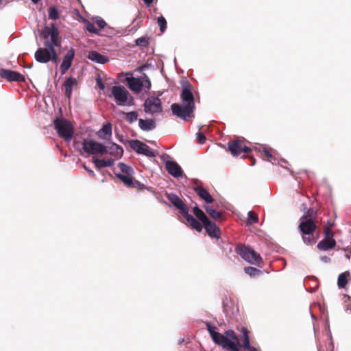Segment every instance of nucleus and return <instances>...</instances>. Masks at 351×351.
<instances>
[{"instance_id": "412c9836", "label": "nucleus", "mask_w": 351, "mask_h": 351, "mask_svg": "<svg viewBox=\"0 0 351 351\" xmlns=\"http://www.w3.org/2000/svg\"><path fill=\"white\" fill-rule=\"evenodd\" d=\"M195 192L198 196L204 200L207 204H211L214 202V199L208 192V191L202 186H197L194 188Z\"/></svg>"}, {"instance_id": "393cba45", "label": "nucleus", "mask_w": 351, "mask_h": 351, "mask_svg": "<svg viewBox=\"0 0 351 351\" xmlns=\"http://www.w3.org/2000/svg\"><path fill=\"white\" fill-rule=\"evenodd\" d=\"M348 279H351L350 273L348 271L341 273L338 277V287L339 288H344L348 284Z\"/></svg>"}, {"instance_id": "5fc2aeb1", "label": "nucleus", "mask_w": 351, "mask_h": 351, "mask_svg": "<svg viewBox=\"0 0 351 351\" xmlns=\"http://www.w3.org/2000/svg\"><path fill=\"white\" fill-rule=\"evenodd\" d=\"M346 258H347L348 259H350V255H349V254H346Z\"/></svg>"}, {"instance_id": "6ab92c4d", "label": "nucleus", "mask_w": 351, "mask_h": 351, "mask_svg": "<svg viewBox=\"0 0 351 351\" xmlns=\"http://www.w3.org/2000/svg\"><path fill=\"white\" fill-rule=\"evenodd\" d=\"M126 81L128 84L129 88L137 93L141 92L143 87V82L140 78L134 77H127Z\"/></svg>"}, {"instance_id": "473e14b6", "label": "nucleus", "mask_w": 351, "mask_h": 351, "mask_svg": "<svg viewBox=\"0 0 351 351\" xmlns=\"http://www.w3.org/2000/svg\"><path fill=\"white\" fill-rule=\"evenodd\" d=\"M118 167L121 171L120 173H123L125 175H133L134 174V169L130 166H128L123 162H119L118 165Z\"/></svg>"}, {"instance_id": "79ce46f5", "label": "nucleus", "mask_w": 351, "mask_h": 351, "mask_svg": "<svg viewBox=\"0 0 351 351\" xmlns=\"http://www.w3.org/2000/svg\"><path fill=\"white\" fill-rule=\"evenodd\" d=\"M263 156L268 161L272 158L273 156L268 149L264 148L263 149Z\"/></svg>"}, {"instance_id": "4c0bfd02", "label": "nucleus", "mask_w": 351, "mask_h": 351, "mask_svg": "<svg viewBox=\"0 0 351 351\" xmlns=\"http://www.w3.org/2000/svg\"><path fill=\"white\" fill-rule=\"evenodd\" d=\"M136 44L141 47H147L149 44L148 40L145 37H141L136 40Z\"/></svg>"}, {"instance_id": "1a4fd4ad", "label": "nucleus", "mask_w": 351, "mask_h": 351, "mask_svg": "<svg viewBox=\"0 0 351 351\" xmlns=\"http://www.w3.org/2000/svg\"><path fill=\"white\" fill-rule=\"evenodd\" d=\"M115 175L128 188L136 189L138 191L147 189L144 184L136 180L133 178V175H125L123 173H115Z\"/></svg>"}, {"instance_id": "3c124183", "label": "nucleus", "mask_w": 351, "mask_h": 351, "mask_svg": "<svg viewBox=\"0 0 351 351\" xmlns=\"http://www.w3.org/2000/svg\"><path fill=\"white\" fill-rule=\"evenodd\" d=\"M245 350H247V351H258V350L256 348L252 347V346H250V348H246Z\"/></svg>"}, {"instance_id": "f03ea898", "label": "nucleus", "mask_w": 351, "mask_h": 351, "mask_svg": "<svg viewBox=\"0 0 351 351\" xmlns=\"http://www.w3.org/2000/svg\"><path fill=\"white\" fill-rule=\"evenodd\" d=\"M180 99L182 104L174 103L171 106L173 114L184 121L194 118L195 98L192 93V85L188 81L182 83Z\"/></svg>"}, {"instance_id": "f3484780", "label": "nucleus", "mask_w": 351, "mask_h": 351, "mask_svg": "<svg viewBox=\"0 0 351 351\" xmlns=\"http://www.w3.org/2000/svg\"><path fill=\"white\" fill-rule=\"evenodd\" d=\"M106 154H109L110 156L116 158H120L123 154V148L114 143H110L108 145H105Z\"/></svg>"}, {"instance_id": "a18cd8bd", "label": "nucleus", "mask_w": 351, "mask_h": 351, "mask_svg": "<svg viewBox=\"0 0 351 351\" xmlns=\"http://www.w3.org/2000/svg\"><path fill=\"white\" fill-rule=\"evenodd\" d=\"M95 23L99 29H103L106 25L105 21L101 18L97 19Z\"/></svg>"}, {"instance_id": "09e8293b", "label": "nucleus", "mask_w": 351, "mask_h": 351, "mask_svg": "<svg viewBox=\"0 0 351 351\" xmlns=\"http://www.w3.org/2000/svg\"><path fill=\"white\" fill-rule=\"evenodd\" d=\"M84 168L89 173L90 176H91L93 178L95 177V174L93 170L89 169L86 165H84Z\"/></svg>"}, {"instance_id": "9d476101", "label": "nucleus", "mask_w": 351, "mask_h": 351, "mask_svg": "<svg viewBox=\"0 0 351 351\" xmlns=\"http://www.w3.org/2000/svg\"><path fill=\"white\" fill-rule=\"evenodd\" d=\"M129 144L130 147L138 154H143L150 158L155 157L156 156L147 145L139 140H131Z\"/></svg>"}, {"instance_id": "72a5a7b5", "label": "nucleus", "mask_w": 351, "mask_h": 351, "mask_svg": "<svg viewBox=\"0 0 351 351\" xmlns=\"http://www.w3.org/2000/svg\"><path fill=\"white\" fill-rule=\"evenodd\" d=\"M258 221V217L257 214L254 211H249L247 213V220L246 223L247 225H251L253 223H256Z\"/></svg>"}, {"instance_id": "ddd939ff", "label": "nucleus", "mask_w": 351, "mask_h": 351, "mask_svg": "<svg viewBox=\"0 0 351 351\" xmlns=\"http://www.w3.org/2000/svg\"><path fill=\"white\" fill-rule=\"evenodd\" d=\"M0 77L7 80L8 82H24L25 77L21 73L9 69H0Z\"/></svg>"}, {"instance_id": "c03bdc74", "label": "nucleus", "mask_w": 351, "mask_h": 351, "mask_svg": "<svg viewBox=\"0 0 351 351\" xmlns=\"http://www.w3.org/2000/svg\"><path fill=\"white\" fill-rule=\"evenodd\" d=\"M197 135V140L198 143L204 144L206 141V137L204 134L202 132H198Z\"/></svg>"}, {"instance_id": "58836bf2", "label": "nucleus", "mask_w": 351, "mask_h": 351, "mask_svg": "<svg viewBox=\"0 0 351 351\" xmlns=\"http://www.w3.org/2000/svg\"><path fill=\"white\" fill-rule=\"evenodd\" d=\"M142 80L143 82V87H145L146 89L149 90L151 88V82L149 78L147 77L146 74H143Z\"/></svg>"}, {"instance_id": "0eeeda50", "label": "nucleus", "mask_w": 351, "mask_h": 351, "mask_svg": "<svg viewBox=\"0 0 351 351\" xmlns=\"http://www.w3.org/2000/svg\"><path fill=\"white\" fill-rule=\"evenodd\" d=\"M54 127L58 135L66 141H70L74 134L73 125L70 121L62 118H56L54 121Z\"/></svg>"}, {"instance_id": "4468645a", "label": "nucleus", "mask_w": 351, "mask_h": 351, "mask_svg": "<svg viewBox=\"0 0 351 351\" xmlns=\"http://www.w3.org/2000/svg\"><path fill=\"white\" fill-rule=\"evenodd\" d=\"M165 168L168 173L175 178H180L183 175L181 167L176 161H166Z\"/></svg>"}, {"instance_id": "423d86ee", "label": "nucleus", "mask_w": 351, "mask_h": 351, "mask_svg": "<svg viewBox=\"0 0 351 351\" xmlns=\"http://www.w3.org/2000/svg\"><path fill=\"white\" fill-rule=\"evenodd\" d=\"M235 252L240 255L243 259L250 264L261 266L263 263L261 255L256 252L252 248L245 245L238 244L236 246Z\"/></svg>"}, {"instance_id": "2eb2a0df", "label": "nucleus", "mask_w": 351, "mask_h": 351, "mask_svg": "<svg viewBox=\"0 0 351 351\" xmlns=\"http://www.w3.org/2000/svg\"><path fill=\"white\" fill-rule=\"evenodd\" d=\"M75 56V50L70 49L63 58L62 62L60 65L61 73L64 74L71 66L72 61Z\"/></svg>"}, {"instance_id": "4be33fe9", "label": "nucleus", "mask_w": 351, "mask_h": 351, "mask_svg": "<svg viewBox=\"0 0 351 351\" xmlns=\"http://www.w3.org/2000/svg\"><path fill=\"white\" fill-rule=\"evenodd\" d=\"M77 85V80L73 77H69L63 84L64 93L67 98L70 99L72 95V88Z\"/></svg>"}, {"instance_id": "2f4dec72", "label": "nucleus", "mask_w": 351, "mask_h": 351, "mask_svg": "<svg viewBox=\"0 0 351 351\" xmlns=\"http://www.w3.org/2000/svg\"><path fill=\"white\" fill-rule=\"evenodd\" d=\"M56 28L54 23H51L50 26H46L42 31L41 36L44 38H48L51 36V34L53 33V30Z\"/></svg>"}, {"instance_id": "cd10ccee", "label": "nucleus", "mask_w": 351, "mask_h": 351, "mask_svg": "<svg viewBox=\"0 0 351 351\" xmlns=\"http://www.w3.org/2000/svg\"><path fill=\"white\" fill-rule=\"evenodd\" d=\"M112 135V125L110 123L104 124L99 132V136L102 138H106L107 136Z\"/></svg>"}, {"instance_id": "a878e982", "label": "nucleus", "mask_w": 351, "mask_h": 351, "mask_svg": "<svg viewBox=\"0 0 351 351\" xmlns=\"http://www.w3.org/2000/svg\"><path fill=\"white\" fill-rule=\"evenodd\" d=\"M206 213L215 220L222 221L223 219V213L216 210L211 206H205Z\"/></svg>"}, {"instance_id": "864d4df0", "label": "nucleus", "mask_w": 351, "mask_h": 351, "mask_svg": "<svg viewBox=\"0 0 351 351\" xmlns=\"http://www.w3.org/2000/svg\"><path fill=\"white\" fill-rule=\"evenodd\" d=\"M34 3H37L40 0H31Z\"/></svg>"}, {"instance_id": "37998d69", "label": "nucleus", "mask_w": 351, "mask_h": 351, "mask_svg": "<svg viewBox=\"0 0 351 351\" xmlns=\"http://www.w3.org/2000/svg\"><path fill=\"white\" fill-rule=\"evenodd\" d=\"M324 235H325V239H334L332 237H333V232L332 231L330 230V228H326L324 230Z\"/></svg>"}, {"instance_id": "f8f14e48", "label": "nucleus", "mask_w": 351, "mask_h": 351, "mask_svg": "<svg viewBox=\"0 0 351 351\" xmlns=\"http://www.w3.org/2000/svg\"><path fill=\"white\" fill-rule=\"evenodd\" d=\"M145 111L151 114L162 112L161 101L158 97L147 98L144 104Z\"/></svg>"}, {"instance_id": "9b49d317", "label": "nucleus", "mask_w": 351, "mask_h": 351, "mask_svg": "<svg viewBox=\"0 0 351 351\" xmlns=\"http://www.w3.org/2000/svg\"><path fill=\"white\" fill-rule=\"evenodd\" d=\"M228 147L231 154L234 156H239L241 153H249L251 149L247 147L242 140H233L228 143Z\"/></svg>"}, {"instance_id": "f704fd0d", "label": "nucleus", "mask_w": 351, "mask_h": 351, "mask_svg": "<svg viewBox=\"0 0 351 351\" xmlns=\"http://www.w3.org/2000/svg\"><path fill=\"white\" fill-rule=\"evenodd\" d=\"M49 19L52 20H57L60 18V14L56 7H50L48 10Z\"/></svg>"}, {"instance_id": "dca6fc26", "label": "nucleus", "mask_w": 351, "mask_h": 351, "mask_svg": "<svg viewBox=\"0 0 351 351\" xmlns=\"http://www.w3.org/2000/svg\"><path fill=\"white\" fill-rule=\"evenodd\" d=\"M49 47L39 48L34 54L35 59L40 63H47L51 60Z\"/></svg>"}, {"instance_id": "8fccbe9b", "label": "nucleus", "mask_w": 351, "mask_h": 351, "mask_svg": "<svg viewBox=\"0 0 351 351\" xmlns=\"http://www.w3.org/2000/svg\"><path fill=\"white\" fill-rule=\"evenodd\" d=\"M143 1L147 6H149L154 1V0H143Z\"/></svg>"}, {"instance_id": "b1692460", "label": "nucleus", "mask_w": 351, "mask_h": 351, "mask_svg": "<svg viewBox=\"0 0 351 351\" xmlns=\"http://www.w3.org/2000/svg\"><path fill=\"white\" fill-rule=\"evenodd\" d=\"M138 125L140 128L145 131L152 130L156 128V123L152 119L138 120Z\"/></svg>"}, {"instance_id": "39448f33", "label": "nucleus", "mask_w": 351, "mask_h": 351, "mask_svg": "<svg viewBox=\"0 0 351 351\" xmlns=\"http://www.w3.org/2000/svg\"><path fill=\"white\" fill-rule=\"evenodd\" d=\"M109 97H113L118 106H133L134 99L128 90L123 86H114L111 88V94Z\"/></svg>"}, {"instance_id": "a19ab883", "label": "nucleus", "mask_w": 351, "mask_h": 351, "mask_svg": "<svg viewBox=\"0 0 351 351\" xmlns=\"http://www.w3.org/2000/svg\"><path fill=\"white\" fill-rule=\"evenodd\" d=\"M86 29L89 32L95 33V34L98 33V29L96 28L95 25L92 23H88L86 24Z\"/></svg>"}, {"instance_id": "49530a36", "label": "nucleus", "mask_w": 351, "mask_h": 351, "mask_svg": "<svg viewBox=\"0 0 351 351\" xmlns=\"http://www.w3.org/2000/svg\"><path fill=\"white\" fill-rule=\"evenodd\" d=\"M96 83L99 89L104 90L105 88V85L100 77L96 79Z\"/></svg>"}, {"instance_id": "e433bc0d", "label": "nucleus", "mask_w": 351, "mask_h": 351, "mask_svg": "<svg viewBox=\"0 0 351 351\" xmlns=\"http://www.w3.org/2000/svg\"><path fill=\"white\" fill-rule=\"evenodd\" d=\"M158 24L160 26L161 32H164L167 29V21L163 16H160L157 20Z\"/></svg>"}, {"instance_id": "f257e3e1", "label": "nucleus", "mask_w": 351, "mask_h": 351, "mask_svg": "<svg viewBox=\"0 0 351 351\" xmlns=\"http://www.w3.org/2000/svg\"><path fill=\"white\" fill-rule=\"evenodd\" d=\"M206 328L213 339L217 345L221 346L223 349L228 351H240V348L244 350L250 348V341L249 331L246 328H242L243 344L241 345L238 337L232 330H226L224 335L216 331L217 328L211 325L210 322H206Z\"/></svg>"}, {"instance_id": "c85d7f7f", "label": "nucleus", "mask_w": 351, "mask_h": 351, "mask_svg": "<svg viewBox=\"0 0 351 351\" xmlns=\"http://www.w3.org/2000/svg\"><path fill=\"white\" fill-rule=\"evenodd\" d=\"M50 38L51 40L49 42L53 45V47L60 46L61 38L59 37V30L57 27L53 30V33L51 34Z\"/></svg>"}, {"instance_id": "20e7f679", "label": "nucleus", "mask_w": 351, "mask_h": 351, "mask_svg": "<svg viewBox=\"0 0 351 351\" xmlns=\"http://www.w3.org/2000/svg\"><path fill=\"white\" fill-rule=\"evenodd\" d=\"M167 199L180 210V213L186 219L188 226L199 232L202 230V223L189 213V208L177 195L170 193L167 195Z\"/></svg>"}, {"instance_id": "bb28decb", "label": "nucleus", "mask_w": 351, "mask_h": 351, "mask_svg": "<svg viewBox=\"0 0 351 351\" xmlns=\"http://www.w3.org/2000/svg\"><path fill=\"white\" fill-rule=\"evenodd\" d=\"M193 213L202 224L205 223L209 219L205 213L196 205L193 208Z\"/></svg>"}, {"instance_id": "c9c22d12", "label": "nucleus", "mask_w": 351, "mask_h": 351, "mask_svg": "<svg viewBox=\"0 0 351 351\" xmlns=\"http://www.w3.org/2000/svg\"><path fill=\"white\" fill-rule=\"evenodd\" d=\"M124 114H125L126 120L130 123H133L138 118V113L135 111H132V112H127V113H124Z\"/></svg>"}, {"instance_id": "c756f323", "label": "nucleus", "mask_w": 351, "mask_h": 351, "mask_svg": "<svg viewBox=\"0 0 351 351\" xmlns=\"http://www.w3.org/2000/svg\"><path fill=\"white\" fill-rule=\"evenodd\" d=\"M44 45L45 47H49V49L51 51L50 56L51 57V60L55 63H57L58 61V56L53 45L48 40L45 41Z\"/></svg>"}, {"instance_id": "7c9ffc66", "label": "nucleus", "mask_w": 351, "mask_h": 351, "mask_svg": "<svg viewBox=\"0 0 351 351\" xmlns=\"http://www.w3.org/2000/svg\"><path fill=\"white\" fill-rule=\"evenodd\" d=\"M244 271L251 277L258 276L263 274L261 270L253 267H245Z\"/></svg>"}, {"instance_id": "ea45409f", "label": "nucleus", "mask_w": 351, "mask_h": 351, "mask_svg": "<svg viewBox=\"0 0 351 351\" xmlns=\"http://www.w3.org/2000/svg\"><path fill=\"white\" fill-rule=\"evenodd\" d=\"M93 162L97 169H101V168L106 167L105 160L96 158V159L93 160Z\"/></svg>"}, {"instance_id": "5701e85b", "label": "nucleus", "mask_w": 351, "mask_h": 351, "mask_svg": "<svg viewBox=\"0 0 351 351\" xmlns=\"http://www.w3.org/2000/svg\"><path fill=\"white\" fill-rule=\"evenodd\" d=\"M336 241L335 239H324L317 244V248L322 251H326L335 248Z\"/></svg>"}, {"instance_id": "de8ad7c7", "label": "nucleus", "mask_w": 351, "mask_h": 351, "mask_svg": "<svg viewBox=\"0 0 351 351\" xmlns=\"http://www.w3.org/2000/svg\"><path fill=\"white\" fill-rule=\"evenodd\" d=\"M114 160L112 159H108L107 160H105V166L106 167H112L114 165Z\"/></svg>"}, {"instance_id": "6e6d98bb", "label": "nucleus", "mask_w": 351, "mask_h": 351, "mask_svg": "<svg viewBox=\"0 0 351 351\" xmlns=\"http://www.w3.org/2000/svg\"><path fill=\"white\" fill-rule=\"evenodd\" d=\"M1 2H2V0H0V4L1 3Z\"/></svg>"}, {"instance_id": "6e6552de", "label": "nucleus", "mask_w": 351, "mask_h": 351, "mask_svg": "<svg viewBox=\"0 0 351 351\" xmlns=\"http://www.w3.org/2000/svg\"><path fill=\"white\" fill-rule=\"evenodd\" d=\"M82 147L85 152L89 154H106L105 145L93 140L84 139Z\"/></svg>"}, {"instance_id": "aec40b11", "label": "nucleus", "mask_w": 351, "mask_h": 351, "mask_svg": "<svg viewBox=\"0 0 351 351\" xmlns=\"http://www.w3.org/2000/svg\"><path fill=\"white\" fill-rule=\"evenodd\" d=\"M87 58L99 64H106L109 61V58L107 56L101 54L97 51H89Z\"/></svg>"}, {"instance_id": "a211bd4d", "label": "nucleus", "mask_w": 351, "mask_h": 351, "mask_svg": "<svg viewBox=\"0 0 351 351\" xmlns=\"http://www.w3.org/2000/svg\"><path fill=\"white\" fill-rule=\"evenodd\" d=\"M206 232L212 238L218 239L220 237V229L216 224L208 219L205 223L203 224Z\"/></svg>"}, {"instance_id": "603ef678", "label": "nucleus", "mask_w": 351, "mask_h": 351, "mask_svg": "<svg viewBox=\"0 0 351 351\" xmlns=\"http://www.w3.org/2000/svg\"><path fill=\"white\" fill-rule=\"evenodd\" d=\"M250 159L251 160V165H254L255 158L253 156H250Z\"/></svg>"}, {"instance_id": "7ed1b4c3", "label": "nucleus", "mask_w": 351, "mask_h": 351, "mask_svg": "<svg viewBox=\"0 0 351 351\" xmlns=\"http://www.w3.org/2000/svg\"><path fill=\"white\" fill-rule=\"evenodd\" d=\"M317 213L313 209H308L300 219L299 230L303 241L309 245L315 243L313 233L317 228Z\"/></svg>"}]
</instances>
